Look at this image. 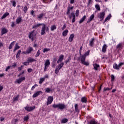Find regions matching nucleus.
I'll use <instances>...</instances> for the list:
<instances>
[{
	"instance_id": "obj_1",
	"label": "nucleus",
	"mask_w": 124,
	"mask_h": 124,
	"mask_svg": "<svg viewBox=\"0 0 124 124\" xmlns=\"http://www.w3.org/2000/svg\"><path fill=\"white\" fill-rule=\"evenodd\" d=\"M40 26H42V28L41 30V35H44V34H45L46 31H49V27H46V25L44 23H39V24H37L35 25H33L32 26V29H36L37 28H39Z\"/></svg>"
},
{
	"instance_id": "obj_2",
	"label": "nucleus",
	"mask_w": 124,
	"mask_h": 124,
	"mask_svg": "<svg viewBox=\"0 0 124 124\" xmlns=\"http://www.w3.org/2000/svg\"><path fill=\"white\" fill-rule=\"evenodd\" d=\"M53 108H58L60 110H63L66 108V105L62 103H59L57 104H54L52 105Z\"/></svg>"
},
{
	"instance_id": "obj_3",
	"label": "nucleus",
	"mask_w": 124,
	"mask_h": 124,
	"mask_svg": "<svg viewBox=\"0 0 124 124\" xmlns=\"http://www.w3.org/2000/svg\"><path fill=\"white\" fill-rule=\"evenodd\" d=\"M35 31L33 30L32 31L29 32V37L30 39H31V41H33V40H34V38L36 35Z\"/></svg>"
},
{
	"instance_id": "obj_4",
	"label": "nucleus",
	"mask_w": 124,
	"mask_h": 124,
	"mask_svg": "<svg viewBox=\"0 0 124 124\" xmlns=\"http://www.w3.org/2000/svg\"><path fill=\"white\" fill-rule=\"evenodd\" d=\"M64 63L63 62H62L61 64H59L56 68V69L55 70V73L56 74H58L59 73V72L60 71V70L62 66H63Z\"/></svg>"
},
{
	"instance_id": "obj_5",
	"label": "nucleus",
	"mask_w": 124,
	"mask_h": 124,
	"mask_svg": "<svg viewBox=\"0 0 124 124\" xmlns=\"http://www.w3.org/2000/svg\"><path fill=\"white\" fill-rule=\"evenodd\" d=\"M124 62H121L118 65L117 63H114L113 65V67L114 69H116L117 70H119L122 65H124Z\"/></svg>"
},
{
	"instance_id": "obj_6",
	"label": "nucleus",
	"mask_w": 124,
	"mask_h": 124,
	"mask_svg": "<svg viewBox=\"0 0 124 124\" xmlns=\"http://www.w3.org/2000/svg\"><path fill=\"white\" fill-rule=\"evenodd\" d=\"M81 62L84 65H89V63L88 62H86V56L83 55L81 59Z\"/></svg>"
},
{
	"instance_id": "obj_7",
	"label": "nucleus",
	"mask_w": 124,
	"mask_h": 124,
	"mask_svg": "<svg viewBox=\"0 0 124 124\" xmlns=\"http://www.w3.org/2000/svg\"><path fill=\"white\" fill-rule=\"evenodd\" d=\"M104 16H105V13L102 12L98 14V17L100 19V21H102L104 19Z\"/></svg>"
},
{
	"instance_id": "obj_8",
	"label": "nucleus",
	"mask_w": 124,
	"mask_h": 124,
	"mask_svg": "<svg viewBox=\"0 0 124 124\" xmlns=\"http://www.w3.org/2000/svg\"><path fill=\"white\" fill-rule=\"evenodd\" d=\"M53 96H49L48 97L46 102V105L48 106L49 104H51L53 102Z\"/></svg>"
},
{
	"instance_id": "obj_9",
	"label": "nucleus",
	"mask_w": 124,
	"mask_h": 124,
	"mask_svg": "<svg viewBox=\"0 0 124 124\" xmlns=\"http://www.w3.org/2000/svg\"><path fill=\"white\" fill-rule=\"evenodd\" d=\"M25 109L26 111L31 112V111H32V110H34V109H35V106H34L33 107H26Z\"/></svg>"
},
{
	"instance_id": "obj_10",
	"label": "nucleus",
	"mask_w": 124,
	"mask_h": 124,
	"mask_svg": "<svg viewBox=\"0 0 124 124\" xmlns=\"http://www.w3.org/2000/svg\"><path fill=\"white\" fill-rule=\"evenodd\" d=\"M25 80H26V78L22 77L17 79L15 81V83H17V84H21V82H23V81H25Z\"/></svg>"
},
{
	"instance_id": "obj_11",
	"label": "nucleus",
	"mask_w": 124,
	"mask_h": 124,
	"mask_svg": "<svg viewBox=\"0 0 124 124\" xmlns=\"http://www.w3.org/2000/svg\"><path fill=\"white\" fill-rule=\"evenodd\" d=\"M49 65H50V61L47 60L46 61V62L45 63L44 71H46L47 70V68L49 67Z\"/></svg>"
},
{
	"instance_id": "obj_12",
	"label": "nucleus",
	"mask_w": 124,
	"mask_h": 124,
	"mask_svg": "<svg viewBox=\"0 0 124 124\" xmlns=\"http://www.w3.org/2000/svg\"><path fill=\"white\" fill-rule=\"evenodd\" d=\"M63 58H64L63 55H61L59 56L58 60L57 61V63H60V62H62V61L63 60Z\"/></svg>"
},
{
	"instance_id": "obj_13",
	"label": "nucleus",
	"mask_w": 124,
	"mask_h": 124,
	"mask_svg": "<svg viewBox=\"0 0 124 124\" xmlns=\"http://www.w3.org/2000/svg\"><path fill=\"white\" fill-rule=\"evenodd\" d=\"M33 50V48H32V47H29L27 49L26 52H24V54H31V53Z\"/></svg>"
},
{
	"instance_id": "obj_14",
	"label": "nucleus",
	"mask_w": 124,
	"mask_h": 124,
	"mask_svg": "<svg viewBox=\"0 0 124 124\" xmlns=\"http://www.w3.org/2000/svg\"><path fill=\"white\" fill-rule=\"evenodd\" d=\"M40 93H42V91H38L36 93H34L32 97L35 98L37 97V96H38Z\"/></svg>"
},
{
	"instance_id": "obj_15",
	"label": "nucleus",
	"mask_w": 124,
	"mask_h": 124,
	"mask_svg": "<svg viewBox=\"0 0 124 124\" xmlns=\"http://www.w3.org/2000/svg\"><path fill=\"white\" fill-rule=\"evenodd\" d=\"M107 49V45L104 44L103 46L102 51L103 52V53H105L106 52Z\"/></svg>"
},
{
	"instance_id": "obj_16",
	"label": "nucleus",
	"mask_w": 124,
	"mask_h": 124,
	"mask_svg": "<svg viewBox=\"0 0 124 124\" xmlns=\"http://www.w3.org/2000/svg\"><path fill=\"white\" fill-rule=\"evenodd\" d=\"M8 31L7 30V29L5 28H2L1 31V35H3V34L6 33Z\"/></svg>"
},
{
	"instance_id": "obj_17",
	"label": "nucleus",
	"mask_w": 124,
	"mask_h": 124,
	"mask_svg": "<svg viewBox=\"0 0 124 124\" xmlns=\"http://www.w3.org/2000/svg\"><path fill=\"white\" fill-rule=\"evenodd\" d=\"M94 18V15H92L90 16V18L87 21V23H91V21H93V20Z\"/></svg>"
},
{
	"instance_id": "obj_18",
	"label": "nucleus",
	"mask_w": 124,
	"mask_h": 124,
	"mask_svg": "<svg viewBox=\"0 0 124 124\" xmlns=\"http://www.w3.org/2000/svg\"><path fill=\"white\" fill-rule=\"evenodd\" d=\"M73 38H74V34H72L69 37V42H72V41H73Z\"/></svg>"
},
{
	"instance_id": "obj_19",
	"label": "nucleus",
	"mask_w": 124,
	"mask_h": 124,
	"mask_svg": "<svg viewBox=\"0 0 124 124\" xmlns=\"http://www.w3.org/2000/svg\"><path fill=\"white\" fill-rule=\"evenodd\" d=\"M86 18H87V16H83V17L82 18H81V19L79 21V23L82 24V23H83V22H84V21H85V20H86Z\"/></svg>"
},
{
	"instance_id": "obj_20",
	"label": "nucleus",
	"mask_w": 124,
	"mask_h": 124,
	"mask_svg": "<svg viewBox=\"0 0 124 124\" xmlns=\"http://www.w3.org/2000/svg\"><path fill=\"white\" fill-rule=\"evenodd\" d=\"M15 42H16V41H13V42H12L11 43V44L10 45V46H9V50H11V49H12V48H13V46H14V45L15 44Z\"/></svg>"
},
{
	"instance_id": "obj_21",
	"label": "nucleus",
	"mask_w": 124,
	"mask_h": 124,
	"mask_svg": "<svg viewBox=\"0 0 124 124\" xmlns=\"http://www.w3.org/2000/svg\"><path fill=\"white\" fill-rule=\"evenodd\" d=\"M44 16V14H40V15H38L37 16V18H38V20H41L42 19V18H43Z\"/></svg>"
},
{
	"instance_id": "obj_22",
	"label": "nucleus",
	"mask_w": 124,
	"mask_h": 124,
	"mask_svg": "<svg viewBox=\"0 0 124 124\" xmlns=\"http://www.w3.org/2000/svg\"><path fill=\"white\" fill-rule=\"evenodd\" d=\"M93 41H94V38H93L92 40L90 41L89 45L91 47H93V45L94 44Z\"/></svg>"
},
{
	"instance_id": "obj_23",
	"label": "nucleus",
	"mask_w": 124,
	"mask_h": 124,
	"mask_svg": "<svg viewBox=\"0 0 124 124\" xmlns=\"http://www.w3.org/2000/svg\"><path fill=\"white\" fill-rule=\"evenodd\" d=\"M123 45L122 44H119L116 46V48L118 50H122L123 48Z\"/></svg>"
},
{
	"instance_id": "obj_24",
	"label": "nucleus",
	"mask_w": 124,
	"mask_h": 124,
	"mask_svg": "<svg viewBox=\"0 0 124 124\" xmlns=\"http://www.w3.org/2000/svg\"><path fill=\"white\" fill-rule=\"evenodd\" d=\"M22 22V17H19L16 19V24H19Z\"/></svg>"
},
{
	"instance_id": "obj_25",
	"label": "nucleus",
	"mask_w": 124,
	"mask_h": 124,
	"mask_svg": "<svg viewBox=\"0 0 124 124\" xmlns=\"http://www.w3.org/2000/svg\"><path fill=\"white\" fill-rule=\"evenodd\" d=\"M28 62H36V60L30 57L28 59Z\"/></svg>"
},
{
	"instance_id": "obj_26",
	"label": "nucleus",
	"mask_w": 124,
	"mask_h": 124,
	"mask_svg": "<svg viewBox=\"0 0 124 124\" xmlns=\"http://www.w3.org/2000/svg\"><path fill=\"white\" fill-rule=\"evenodd\" d=\"M81 102L86 103H87V98L86 97H82L81 99Z\"/></svg>"
},
{
	"instance_id": "obj_27",
	"label": "nucleus",
	"mask_w": 124,
	"mask_h": 124,
	"mask_svg": "<svg viewBox=\"0 0 124 124\" xmlns=\"http://www.w3.org/2000/svg\"><path fill=\"white\" fill-rule=\"evenodd\" d=\"M9 15V13L6 12L2 16L1 19H4V18H6V17H7V16H8Z\"/></svg>"
},
{
	"instance_id": "obj_28",
	"label": "nucleus",
	"mask_w": 124,
	"mask_h": 124,
	"mask_svg": "<svg viewBox=\"0 0 124 124\" xmlns=\"http://www.w3.org/2000/svg\"><path fill=\"white\" fill-rule=\"evenodd\" d=\"M67 33H68V30H65L63 32H62V35L63 36H66L67 35Z\"/></svg>"
},
{
	"instance_id": "obj_29",
	"label": "nucleus",
	"mask_w": 124,
	"mask_h": 124,
	"mask_svg": "<svg viewBox=\"0 0 124 124\" xmlns=\"http://www.w3.org/2000/svg\"><path fill=\"white\" fill-rule=\"evenodd\" d=\"M56 29H57V27L56 26V25H52L51 26L50 30L52 31H55Z\"/></svg>"
},
{
	"instance_id": "obj_30",
	"label": "nucleus",
	"mask_w": 124,
	"mask_h": 124,
	"mask_svg": "<svg viewBox=\"0 0 124 124\" xmlns=\"http://www.w3.org/2000/svg\"><path fill=\"white\" fill-rule=\"evenodd\" d=\"M17 49H20V46H18V43H16L15 46V49H14V52H15V51H16V50H17Z\"/></svg>"
},
{
	"instance_id": "obj_31",
	"label": "nucleus",
	"mask_w": 124,
	"mask_h": 124,
	"mask_svg": "<svg viewBox=\"0 0 124 124\" xmlns=\"http://www.w3.org/2000/svg\"><path fill=\"white\" fill-rule=\"evenodd\" d=\"M45 81V78H41L40 79V81H39V84H42V83H43V82H44Z\"/></svg>"
},
{
	"instance_id": "obj_32",
	"label": "nucleus",
	"mask_w": 124,
	"mask_h": 124,
	"mask_svg": "<svg viewBox=\"0 0 124 124\" xmlns=\"http://www.w3.org/2000/svg\"><path fill=\"white\" fill-rule=\"evenodd\" d=\"M18 122V119H14L12 121V124H16V123Z\"/></svg>"
},
{
	"instance_id": "obj_33",
	"label": "nucleus",
	"mask_w": 124,
	"mask_h": 124,
	"mask_svg": "<svg viewBox=\"0 0 124 124\" xmlns=\"http://www.w3.org/2000/svg\"><path fill=\"white\" fill-rule=\"evenodd\" d=\"M75 111L77 112H79V109H78V104H76L75 105Z\"/></svg>"
},
{
	"instance_id": "obj_34",
	"label": "nucleus",
	"mask_w": 124,
	"mask_h": 124,
	"mask_svg": "<svg viewBox=\"0 0 124 124\" xmlns=\"http://www.w3.org/2000/svg\"><path fill=\"white\" fill-rule=\"evenodd\" d=\"M93 66H94V69H95V70H97V68L99 67V65L97 64H94L93 65Z\"/></svg>"
},
{
	"instance_id": "obj_35",
	"label": "nucleus",
	"mask_w": 124,
	"mask_h": 124,
	"mask_svg": "<svg viewBox=\"0 0 124 124\" xmlns=\"http://www.w3.org/2000/svg\"><path fill=\"white\" fill-rule=\"evenodd\" d=\"M95 7L96 9H97L98 10V11H100V7L99 6V5H98V4L95 5Z\"/></svg>"
},
{
	"instance_id": "obj_36",
	"label": "nucleus",
	"mask_w": 124,
	"mask_h": 124,
	"mask_svg": "<svg viewBox=\"0 0 124 124\" xmlns=\"http://www.w3.org/2000/svg\"><path fill=\"white\" fill-rule=\"evenodd\" d=\"M68 121V120L67 119H64L62 120V124H66V122Z\"/></svg>"
},
{
	"instance_id": "obj_37",
	"label": "nucleus",
	"mask_w": 124,
	"mask_h": 124,
	"mask_svg": "<svg viewBox=\"0 0 124 124\" xmlns=\"http://www.w3.org/2000/svg\"><path fill=\"white\" fill-rule=\"evenodd\" d=\"M51 49L50 48H45L44 49L43 53H45L46 52H49V51H50Z\"/></svg>"
},
{
	"instance_id": "obj_38",
	"label": "nucleus",
	"mask_w": 124,
	"mask_h": 124,
	"mask_svg": "<svg viewBox=\"0 0 124 124\" xmlns=\"http://www.w3.org/2000/svg\"><path fill=\"white\" fill-rule=\"evenodd\" d=\"M40 53H41V52L39 50H38L35 55L36 58H37V57H39V55H40Z\"/></svg>"
},
{
	"instance_id": "obj_39",
	"label": "nucleus",
	"mask_w": 124,
	"mask_h": 124,
	"mask_svg": "<svg viewBox=\"0 0 124 124\" xmlns=\"http://www.w3.org/2000/svg\"><path fill=\"white\" fill-rule=\"evenodd\" d=\"M23 11L24 12V13H27V11H28V7H27V6H25L24 7Z\"/></svg>"
},
{
	"instance_id": "obj_40",
	"label": "nucleus",
	"mask_w": 124,
	"mask_h": 124,
	"mask_svg": "<svg viewBox=\"0 0 124 124\" xmlns=\"http://www.w3.org/2000/svg\"><path fill=\"white\" fill-rule=\"evenodd\" d=\"M18 98H19V97L18 96L16 97L15 98H14L13 100V102H15L16 101H17Z\"/></svg>"
},
{
	"instance_id": "obj_41",
	"label": "nucleus",
	"mask_w": 124,
	"mask_h": 124,
	"mask_svg": "<svg viewBox=\"0 0 124 124\" xmlns=\"http://www.w3.org/2000/svg\"><path fill=\"white\" fill-rule=\"evenodd\" d=\"M79 10H77L76 12V16L77 17H78L79 16Z\"/></svg>"
},
{
	"instance_id": "obj_42",
	"label": "nucleus",
	"mask_w": 124,
	"mask_h": 124,
	"mask_svg": "<svg viewBox=\"0 0 124 124\" xmlns=\"http://www.w3.org/2000/svg\"><path fill=\"white\" fill-rule=\"evenodd\" d=\"M50 92H51V89L48 88L46 89V93H50Z\"/></svg>"
},
{
	"instance_id": "obj_43",
	"label": "nucleus",
	"mask_w": 124,
	"mask_h": 124,
	"mask_svg": "<svg viewBox=\"0 0 124 124\" xmlns=\"http://www.w3.org/2000/svg\"><path fill=\"white\" fill-rule=\"evenodd\" d=\"M24 120L25 122H27L29 120V116H25L24 118Z\"/></svg>"
},
{
	"instance_id": "obj_44",
	"label": "nucleus",
	"mask_w": 124,
	"mask_h": 124,
	"mask_svg": "<svg viewBox=\"0 0 124 124\" xmlns=\"http://www.w3.org/2000/svg\"><path fill=\"white\" fill-rule=\"evenodd\" d=\"M11 2L13 3L14 7H15L16 6V2L15 1H11Z\"/></svg>"
},
{
	"instance_id": "obj_45",
	"label": "nucleus",
	"mask_w": 124,
	"mask_h": 124,
	"mask_svg": "<svg viewBox=\"0 0 124 124\" xmlns=\"http://www.w3.org/2000/svg\"><path fill=\"white\" fill-rule=\"evenodd\" d=\"M111 81H114L115 80V76L113 75H111Z\"/></svg>"
},
{
	"instance_id": "obj_46",
	"label": "nucleus",
	"mask_w": 124,
	"mask_h": 124,
	"mask_svg": "<svg viewBox=\"0 0 124 124\" xmlns=\"http://www.w3.org/2000/svg\"><path fill=\"white\" fill-rule=\"evenodd\" d=\"M109 90H112V87L111 88H105L104 89V91H105V92H106V91H109Z\"/></svg>"
},
{
	"instance_id": "obj_47",
	"label": "nucleus",
	"mask_w": 124,
	"mask_h": 124,
	"mask_svg": "<svg viewBox=\"0 0 124 124\" xmlns=\"http://www.w3.org/2000/svg\"><path fill=\"white\" fill-rule=\"evenodd\" d=\"M89 55H90V50L87 51L85 53L84 56H85V58H86V56H89Z\"/></svg>"
},
{
	"instance_id": "obj_48",
	"label": "nucleus",
	"mask_w": 124,
	"mask_h": 124,
	"mask_svg": "<svg viewBox=\"0 0 124 124\" xmlns=\"http://www.w3.org/2000/svg\"><path fill=\"white\" fill-rule=\"evenodd\" d=\"M66 28V24H64L62 28V31H64Z\"/></svg>"
},
{
	"instance_id": "obj_49",
	"label": "nucleus",
	"mask_w": 124,
	"mask_h": 124,
	"mask_svg": "<svg viewBox=\"0 0 124 124\" xmlns=\"http://www.w3.org/2000/svg\"><path fill=\"white\" fill-rule=\"evenodd\" d=\"M23 64H24V65L27 66V65H29L30 64V63H29V62H24L23 63Z\"/></svg>"
},
{
	"instance_id": "obj_50",
	"label": "nucleus",
	"mask_w": 124,
	"mask_h": 124,
	"mask_svg": "<svg viewBox=\"0 0 124 124\" xmlns=\"http://www.w3.org/2000/svg\"><path fill=\"white\" fill-rule=\"evenodd\" d=\"M11 66H8L6 67V69H5V71H8L9 69H10Z\"/></svg>"
},
{
	"instance_id": "obj_51",
	"label": "nucleus",
	"mask_w": 124,
	"mask_h": 124,
	"mask_svg": "<svg viewBox=\"0 0 124 124\" xmlns=\"http://www.w3.org/2000/svg\"><path fill=\"white\" fill-rule=\"evenodd\" d=\"M25 73V71H23L22 73H20L19 75H18V77H20L21 75H23Z\"/></svg>"
},
{
	"instance_id": "obj_52",
	"label": "nucleus",
	"mask_w": 124,
	"mask_h": 124,
	"mask_svg": "<svg viewBox=\"0 0 124 124\" xmlns=\"http://www.w3.org/2000/svg\"><path fill=\"white\" fill-rule=\"evenodd\" d=\"M71 17H73L74 18L75 17V14H74V13H72L70 15Z\"/></svg>"
},
{
	"instance_id": "obj_53",
	"label": "nucleus",
	"mask_w": 124,
	"mask_h": 124,
	"mask_svg": "<svg viewBox=\"0 0 124 124\" xmlns=\"http://www.w3.org/2000/svg\"><path fill=\"white\" fill-rule=\"evenodd\" d=\"M32 71V69L31 68H29L28 69V72H29V73H31V72Z\"/></svg>"
},
{
	"instance_id": "obj_54",
	"label": "nucleus",
	"mask_w": 124,
	"mask_h": 124,
	"mask_svg": "<svg viewBox=\"0 0 124 124\" xmlns=\"http://www.w3.org/2000/svg\"><path fill=\"white\" fill-rule=\"evenodd\" d=\"M34 11H33V10L31 11V15H32V16H34Z\"/></svg>"
},
{
	"instance_id": "obj_55",
	"label": "nucleus",
	"mask_w": 124,
	"mask_h": 124,
	"mask_svg": "<svg viewBox=\"0 0 124 124\" xmlns=\"http://www.w3.org/2000/svg\"><path fill=\"white\" fill-rule=\"evenodd\" d=\"M73 8H74V7H68V9H69V10H72V9H73Z\"/></svg>"
},
{
	"instance_id": "obj_56",
	"label": "nucleus",
	"mask_w": 124,
	"mask_h": 124,
	"mask_svg": "<svg viewBox=\"0 0 124 124\" xmlns=\"http://www.w3.org/2000/svg\"><path fill=\"white\" fill-rule=\"evenodd\" d=\"M76 19H75V17H73V19L72 20V23H74L75 22Z\"/></svg>"
},
{
	"instance_id": "obj_57",
	"label": "nucleus",
	"mask_w": 124,
	"mask_h": 124,
	"mask_svg": "<svg viewBox=\"0 0 124 124\" xmlns=\"http://www.w3.org/2000/svg\"><path fill=\"white\" fill-rule=\"evenodd\" d=\"M14 26H15V23L14 22H13L12 23L11 27L13 28V27H14Z\"/></svg>"
},
{
	"instance_id": "obj_58",
	"label": "nucleus",
	"mask_w": 124,
	"mask_h": 124,
	"mask_svg": "<svg viewBox=\"0 0 124 124\" xmlns=\"http://www.w3.org/2000/svg\"><path fill=\"white\" fill-rule=\"evenodd\" d=\"M3 90V86H0V92H1Z\"/></svg>"
},
{
	"instance_id": "obj_59",
	"label": "nucleus",
	"mask_w": 124,
	"mask_h": 124,
	"mask_svg": "<svg viewBox=\"0 0 124 124\" xmlns=\"http://www.w3.org/2000/svg\"><path fill=\"white\" fill-rule=\"evenodd\" d=\"M101 88H102V85H101L100 86L99 89H98V92L99 93V92H100V91H101Z\"/></svg>"
},
{
	"instance_id": "obj_60",
	"label": "nucleus",
	"mask_w": 124,
	"mask_h": 124,
	"mask_svg": "<svg viewBox=\"0 0 124 124\" xmlns=\"http://www.w3.org/2000/svg\"><path fill=\"white\" fill-rule=\"evenodd\" d=\"M91 3H92V0H89V1L88 2V5H90V4H91Z\"/></svg>"
},
{
	"instance_id": "obj_61",
	"label": "nucleus",
	"mask_w": 124,
	"mask_h": 124,
	"mask_svg": "<svg viewBox=\"0 0 124 124\" xmlns=\"http://www.w3.org/2000/svg\"><path fill=\"white\" fill-rule=\"evenodd\" d=\"M75 0H70V3H71V4H72L74 3V1Z\"/></svg>"
},
{
	"instance_id": "obj_62",
	"label": "nucleus",
	"mask_w": 124,
	"mask_h": 124,
	"mask_svg": "<svg viewBox=\"0 0 124 124\" xmlns=\"http://www.w3.org/2000/svg\"><path fill=\"white\" fill-rule=\"evenodd\" d=\"M16 58L17 60L19 59L20 58V55L19 54H16Z\"/></svg>"
},
{
	"instance_id": "obj_63",
	"label": "nucleus",
	"mask_w": 124,
	"mask_h": 124,
	"mask_svg": "<svg viewBox=\"0 0 124 124\" xmlns=\"http://www.w3.org/2000/svg\"><path fill=\"white\" fill-rule=\"evenodd\" d=\"M69 13H70V10L67 8V15H68Z\"/></svg>"
},
{
	"instance_id": "obj_64",
	"label": "nucleus",
	"mask_w": 124,
	"mask_h": 124,
	"mask_svg": "<svg viewBox=\"0 0 124 124\" xmlns=\"http://www.w3.org/2000/svg\"><path fill=\"white\" fill-rule=\"evenodd\" d=\"M21 54V50H19L17 53V55H20Z\"/></svg>"
}]
</instances>
